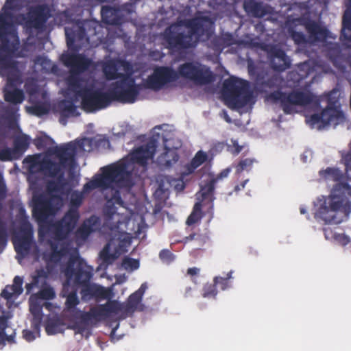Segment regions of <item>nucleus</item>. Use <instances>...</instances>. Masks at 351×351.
<instances>
[{"instance_id": "obj_1", "label": "nucleus", "mask_w": 351, "mask_h": 351, "mask_svg": "<svg viewBox=\"0 0 351 351\" xmlns=\"http://www.w3.org/2000/svg\"><path fill=\"white\" fill-rule=\"evenodd\" d=\"M204 18L195 17L171 24L160 36L169 50L181 51L196 46L204 31Z\"/></svg>"}, {"instance_id": "obj_2", "label": "nucleus", "mask_w": 351, "mask_h": 351, "mask_svg": "<svg viewBox=\"0 0 351 351\" xmlns=\"http://www.w3.org/2000/svg\"><path fill=\"white\" fill-rule=\"evenodd\" d=\"M94 143L93 138H82L67 143L56 146L53 154L58 158L59 163L51 160H43L40 163V170L51 178H58L64 174L61 167L73 168L76 163V155L78 152H90Z\"/></svg>"}, {"instance_id": "obj_3", "label": "nucleus", "mask_w": 351, "mask_h": 351, "mask_svg": "<svg viewBox=\"0 0 351 351\" xmlns=\"http://www.w3.org/2000/svg\"><path fill=\"white\" fill-rule=\"evenodd\" d=\"M128 169V164L125 161H118L104 167L101 169L102 173L86 182L82 192L88 193L98 188L107 189L114 184L118 187L127 186L130 178Z\"/></svg>"}, {"instance_id": "obj_4", "label": "nucleus", "mask_w": 351, "mask_h": 351, "mask_svg": "<svg viewBox=\"0 0 351 351\" xmlns=\"http://www.w3.org/2000/svg\"><path fill=\"white\" fill-rule=\"evenodd\" d=\"M84 193L78 191L71 193L69 210L63 217L49 226V230L56 240L66 239L75 229L80 215L78 208L83 202Z\"/></svg>"}, {"instance_id": "obj_5", "label": "nucleus", "mask_w": 351, "mask_h": 351, "mask_svg": "<svg viewBox=\"0 0 351 351\" xmlns=\"http://www.w3.org/2000/svg\"><path fill=\"white\" fill-rule=\"evenodd\" d=\"M267 99L274 104H280L283 112L289 114L294 112L295 106H307L312 103L319 104L320 99L310 91L293 90L289 93L276 90L267 96Z\"/></svg>"}, {"instance_id": "obj_6", "label": "nucleus", "mask_w": 351, "mask_h": 351, "mask_svg": "<svg viewBox=\"0 0 351 351\" xmlns=\"http://www.w3.org/2000/svg\"><path fill=\"white\" fill-rule=\"evenodd\" d=\"M223 95L230 108H243L252 97L248 82L234 77L225 80L223 83Z\"/></svg>"}, {"instance_id": "obj_7", "label": "nucleus", "mask_w": 351, "mask_h": 351, "mask_svg": "<svg viewBox=\"0 0 351 351\" xmlns=\"http://www.w3.org/2000/svg\"><path fill=\"white\" fill-rule=\"evenodd\" d=\"M340 211L348 216L351 213V202L346 196L332 195L325 199L319 205L315 213V218L324 221L325 223H339L341 221L337 219L335 213Z\"/></svg>"}, {"instance_id": "obj_8", "label": "nucleus", "mask_w": 351, "mask_h": 351, "mask_svg": "<svg viewBox=\"0 0 351 351\" xmlns=\"http://www.w3.org/2000/svg\"><path fill=\"white\" fill-rule=\"evenodd\" d=\"M337 93V91L333 89L325 95L327 106L320 113H315L310 117L309 121L313 126L317 125L321 130L330 124L336 125L343 121L344 115L337 108L339 99L335 96Z\"/></svg>"}, {"instance_id": "obj_9", "label": "nucleus", "mask_w": 351, "mask_h": 351, "mask_svg": "<svg viewBox=\"0 0 351 351\" xmlns=\"http://www.w3.org/2000/svg\"><path fill=\"white\" fill-rule=\"evenodd\" d=\"M178 71L179 78L182 77L196 85H207L215 80V75L210 68L197 61H189L180 64Z\"/></svg>"}, {"instance_id": "obj_10", "label": "nucleus", "mask_w": 351, "mask_h": 351, "mask_svg": "<svg viewBox=\"0 0 351 351\" xmlns=\"http://www.w3.org/2000/svg\"><path fill=\"white\" fill-rule=\"evenodd\" d=\"M141 85L135 82V79L129 75H122V77L112 84L109 92L112 101L123 104H133L136 101Z\"/></svg>"}, {"instance_id": "obj_11", "label": "nucleus", "mask_w": 351, "mask_h": 351, "mask_svg": "<svg viewBox=\"0 0 351 351\" xmlns=\"http://www.w3.org/2000/svg\"><path fill=\"white\" fill-rule=\"evenodd\" d=\"M56 199L61 200L60 197L52 195L48 197L43 195H40L34 198V205L32 208V216L38 223V234L39 237H43L46 232L44 226L50 216L56 215L59 209V206L53 204V200Z\"/></svg>"}, {"instance_id": "obj_12", "label": "nucleus", "mask_w": 351, "mask_h": 351, "mask_svg": "<svg viewBox=\"0 0 351 351\" xmlns=\"http://www.w3.org/2000/svg\"><path fill=\"white\" fill-rule=\"evenodd\" d=\"M64 272L68 280L73 279L75 284L83 286L90 280L93 267L86 264L76 250L70 255Z\"/></svg>"}, {"instance_id": "obj_13", "label": "nucleus", "mask_w": 351, "mask_h": 351, "mask_svg": "<svg viewBox=\"0 0 351 351\" xmlns=\"http://www.w3.org/2000/svg\"><path fill=\"white\" fill-rule=\"evenodd\" d=\"M51 16V10L49 5L45 3L39 4L32 7L27 15L19 14L16 19V23L23 25L27 29L43 31Z\"/></svg>"}, {"instance_id": "obj_14", "label": "nucleus", "mask_w": 351, "mask_h": 351, "mask_svg": "<svg viewBox=\"0 0 351 351\" xmlns=\"http://www.w3.org/2000/svg\"><path fill=\"white\" fill-rule=\"evenodd\" d=\"M108 311V308L105 305L92 307L88 312L75 311L73 316L75 317V322L67 328L76 330L77 333H83L87 329L89 322L93 320L95 322L100 321L106 315Z\"/></svg>"}, {"instance_id": "obj_15", "label": "nucleus", "mask_w": 351, "mask_h": 351, "mask_svg": "<svg viewBox=\"0 0 351 351\" xmlns=\"http://www.w3.org/2000/svg\"><path fill=\"white\" fill-rule=\"evenodd\" d=\"M82 106L88 112H93L106 108L112 102L109 90L102 92L99 90L85 88L82 91Z\"/></svg>"}, {"instance_id": "obj_16", "label": "nucleus", "mask_w": 351, "mask_h": 351, "mask_svg": "<svg viewBox=\"0 0 351 351\" xmlns=\"http://www.w3.org/2000/svg\"><path fill=\"white\" fill-rule=\"evenodd\" d=\"M178 71L171 66H161L154 69L152 75L147 78L145 86L154 90H159L169 83L177 81Z\"/></svg>"}, {"instance_id": "obj_17", "label": "nucleus", "mask_w": 351, "mask_h": 351, "mask_svg": "<svg viewBox=\"0 0 351 351\" xmlns=\"http://www.w3.org/2000/svg\"><path fill=\"white\" fill-rule=\"evenodd\" d=\"M88 21H77L71 27H65V36L67 47L69 49L77 51L80 46L75 45V41L82 43L88 40L86 36V27L89 26Z\"/></svg>"}, {"instance_id": "obj_18", "label": "nucleus", "mask_w": 351, "mask_h": 351, "mask_svg": "<svg viewBox=\"0 0 351 351\" xmlns=\"http://www.w3.org/2000/svg\"><path fill=\"white\" fill-rule=\"evenodd\" d=\"M0 76L6 78L7 86L16 87L20 80L18 62L6 56H0Z\"/></svg>"}, {"instance_id": "obj_19", "label": "nucleus", "mask_w": 351, "mask_h": 351, "mask_svg": "<svg viewBox=\"0 0 351 351\" xmlns=\"http://www.w3.org/2000/svg\"><path fill=\"white\" fill-rule=\"evenodd\" d=\"M154 152L155 149L154 147H149L148 145H142L130 154V159L124 158L120 160L125 161L128 162L129 167L128 171L130 173V178H131V170L133 168V165L137 164L142 167H146L149 160L153 158ZM130 181V178H129L128 182V186L129 185Z\"/></svg>"}, {"instance_id": "obj_20", "label": "nucleus", "mask_w": 351, "mask_h": 351, "mask_svg": "<svg viewBox=\"0 0 351 351\" xmlns=\"http://www.w3.org/2000/svg\"><path fill=\"white\" fill-rule=\"evenodd\" d=\"M60 59L64 65L70 69L72 73H82L91 64V60L82 53H63Z\"/></svg>"}, {"instance_id": "obj_21", "label": "nucleus", "mask_w": 351, "mask_h": 351, "mask_svg": "<svg viewBox=\"0 0 351 351\" xmlns=\"http://www.w3.org/2000/svg\"><path fill=\"white\" fill-rule=\"evenodd\" d=\"M12 17V14L7 12L3 14H0V56H3L2 53H8L10 51V44L8 36L16 34L12 23L6 19Z\"/></svg>"}, {"instance_id": "obj_22", "label": "nucleus", "mask_w": 351, "mask_h": 351, "mask_svg": "<svg viewBox=\"0 0 351 351\" xmlns=\"http://www.w3.org/2000/svg\"><path fill=\"white\" fill-rule=\"evenodd\" d=\"M80 294L84 301L91 299L101 300L109 299L111 297V291L100 285L88 282L82 286Z\"/></svg>"}, {"instance_id": "obj_23", "label": "nucleus", "mask_w": 351, "mask_h": 351, "mask_svg": "<svg viewBox=\"0 0 351 351\" xmlns=\"http://www.w3.org/2000/svg\"><path fill=\"white\" fill-rule=\"evenodd\" d=\"M270 66L275 71L282 72L290 67L291 60L285 51L275 46L269 51Z\"/></svg>"}, {"instance_id": "obj_24", "label": "nucleus", "mask_w": 351, "mask_h": 351, "mask_svg": "<svg viewBox=\"0 0 351 351\" xmlns=\"http://www.w3.org/2000/svg\"><path fill=\"white\" fill-rule=\"evenodd\" d=\"M147 289V283L144 282L141 285L138 290L129 296L127 302L124 306V310L125 312L132 313L136 311H143L144 305L141 304V302Z\"/></svg>"}, {"instance_id": "obj_25", "label": "nucleus", "mask_w": 351, "mask_h": 351, "mask_svg": "<svg viewBox=\"0 0 351 351\" xmlns=\"http://www.w3.org/2000/svg\"><path fill=\"white\" fill-rule=\"evenodd\" d=\"M51 234L53 235V238H54L53 234L52 233H51ZM53 239L55 240L54 241H49V245H50V247H51V253L49 254V260H50V261H51L54 263H58L61 261V259L63 257H64L69 253L70 244L69 243L62 242V243H60V247H59V244L56 242V241H59L56 240L55 239ZM62 241L63 240H61L60 241Z\"/></svg>"}, {"instance_id": "obj_26", "label": "nucleus", "mask_w": 351, "mask_h": 351, "mask_svg": "<svg viewBox=\"0 0 351 351\" xmlns=\"http://www.w3.org/2000/svg\"><path fill=\"white\" fill-rule=\"evenodd\" d=\"M29 311L32 315V326L34 329H39L42 324L43 313V304L40 300L34 298L32 295L29 299Z\"/></svg>"}, {"instance_id": "obj_27", "label": "nucleus", "mask_w": 351, "mask_h": 351, "mask_svg": "<svg viewBox=\"0 0 351 351\" xmlns=\"http://www.w3.org/2000/svg\"><path fill=\"white\" fill-rule=\"evenodd\" d=\"M99 226V218L95 215L91 216L80 226L75 234L77 238L86 239Z\"/></svg>"}, {"instance_id": "obj_28", "label": "nucleus", "mask_w": 351, "mask_h": 351, "mask_svg": "<svg viewBox=\"0 0 351 351\" xmlns=\"http://www.w3.org/2000/svg\"><path fill=\"white\" fill-rule=\"evenodd\" d=\"M305 27L310 38L313 41H324L328 36V31L326 28L321 27L317 22L309 21L306 23Z\"/></svg>"}, {"instance_id": "obj_29", "label": "nucleus", "mask_w": 351, "mask_h": 351, "mask_svg": "<svg viewBox=\"0 0 351 351\" xmlns=\"http://www.w3.org/2000/svg\"><path fill=\"white\" fill-rule=\"evenodd\" d=\"M44 326L47 334L49 335L62 333L65 330V323L57 315L48 317L45 322Z\"/></svg>"}, {"instance_id": "obj_30", "label": "nucleus", "mask_w": 351, "mask_h": 351, "mask_svg": "<svg viewBox=\"0 0 351 351\" xmlns=\"http://www.w3.org/2000/svg\"><path fill=\"white\" fill-rule=\"evenodd\" d=\"M23 278L16 276L14 278L13 284L12 285H6L1 293V296L7 300H10L13 297H17L23 293Z\"/></svg>"}, {"instance_id": "obj_31", "label": "nucleus", "mask_w": 351, "mask_h": 351, "mask_svg": "<svg viewBox=\"0 0 351 351\" xmlns=\"http://www.w3.org/2000/svg\"><path fill=\"white\" fill-rule=\"evenodd\" d=\"M176 150L165 147V151L157 158V163L162 169L170 168L179 160Z\"/></svg>"}, {"instance_id": "obj_32", "label": "nucleus", "mask_w": 351, "mask_h": 351, "mask_svg": "<svg viewBox=\"0 0 351 351\" xmlns=\"http://www.w3.org/2000/svg\"><path fill=\"white\" fill-rule=\"evenodd\" d=\"M311 73L308 64L306 62L300 64L297 69L290 71L287 75V80L293 81V86H298L300 82L306 78Z\"/></svg>"}, {"instance_id": "obj_33", "label": "nucleus", "mask_w": 351, "mask_h": 351, "mask_svg": "<svg viewBox=\"0 0 351 351\" xmlns=\"http://www.w3.org/2000/svg\"><path fill=\"white\" fill-rule=\"evenodd\" d=\"M58 108L60 114V122L63 125L66 124L67 118L78 114L75 105L70 100L60 101L58 104Z\"/></svg>"}, {"instance_id": "obj_34", "label": "nucleus", "mask_w": 351, "mask_h": 351, "mask_svg": "<svg viewBox=\"0 0 351 351\" xmlns=\"http://www.w3.org/2000/svg\"><path fill=\"white\" fill-rule=\"evenodd\" d=\"M347 9L342 19V29L341 38L346 41L351 43V0H348Z\"/></svg>"}, {"instance_id": "obj_35", "label": "nucleus", "mask_w": 351, "mask_h": 351, "mask_svg": "<svg viewBox=\"0 0 351 351\" xmlns=\"http://www.w3.org/2000/svg\"><path fill=\"white\" fill-rule=\"evenodd\" d=\"M4 95V99L5 101L17 104H21L24 100V94L22 90L18 89L15 87L7 86L5 84L3 90Z\"/></svg>"}, {"instance_id": "obj_36", "label": "nucleus", "mask_w": 351, "mask_h": 351, "mask_svg": "<svg viewBox=\"0 0 351 351\" xmlns=\"http://www.w3.org/2000/svg\"><path fill=\"white\" fill-rule=\"evenodd\" d=\"M214 180H210L204 185L200 186V191L196 194L197 199L201 202L208 201L211 202L214 199V191L215 189Z\"/></svg>"}, {"instance_id": "obj_37", "label": "nucleus", "mask_w": 351, "mask_h": 351, "mask_svg": "<svg viewBox=\"0 0 351 351\" xmlns=\"http://www.w3.org/2000/svg\"><path fill=\"white\" fill-rule=\"evenodd\" d=\"M80 300L77 297V291H72L66 295V302H65V311L70 313V321L72 324L75 322V317L73 314L75 313V311H80V309L76 308V306L79 304Z\"/></svg>"}, {"instance_id": "obj_38", "label": "nucleus", "mask_w": 351, "mask_h": 351, "mask_svg": "<svg viewBox=\"0 0 351 351\" xmlns=\"http://www.w3.org/2000/svg\"><path fill=\"white\" fill-rule=\"evenodd\" d=\"M14 249L18 254H27L29 253L32 245V236L24 234L14 239Z\"/></svg>"}, {"instance_id": "obj_39", "label": "nucleus", "mask_w": 351, "mask_h": 351, "mask_svg": "<svg viewBox=\"0 0 351 351\" xmlns=\"http://www.w3.org/2000/svg\"><path fill=\"white\" fill-rule=\"evenodd\" d=\"M207 159L208 155L206 153L202 150L198 151L192 158L191 162L185 166V174L189 175L193 173L195 170L204 163Z\"/></svg>"}, {"instance_id": "obj_40", "label": "nucleus", "mask_w": 351, "mask_h": 351, "mask_svg": "<svg viewBox=\"0 0 351 351\" xmlns=\"http://www.w3.org/2000/svg\"><path fill=\"white\" fill-rule=\"evenodd\" d=\"M103 72L105 77L108 80H114L121 78L123 73L118 72V67L114 60H110L106 62L103 66Z\"/></svg>"}, {"instance_id": "obj_41", "label": "nucleus", "mask_w": 351, "mask_h": 351, "mask_svg": "<svg viewBox=\"0 0 351 351\" xmlns=\"http://www.w3.org/2000/svg\"><path fill=\"white\" fill-rule=\"evenodd\" d=\"M30 138L27 134H23L16 137L14 141V150L19 158L28 149Z\"/></svg>"}, {"instance_id": "obj_42", "label": "nucleus", "mask_w": 351, "mask_h": 351, "mask_svg": "<svg viewBox=\"0 0 351 351\" xmlns=\"http://www.w3.org/2000/svg\"><path fill=\"white\" fill-rule=\"evenodd\" d=\"M245 8L255 17L261 18L268 13L266 8L261 3L256 1H250L245 4Z\"/></svg>"}, {"instance_id": "obj_43", "label": "nucleus", "mask_w": 351, "mask_h": 351, "mask_svg": "<svg viewBox=\"0 0 351 351\" xmlns=\"http://www.w3.org/2000/svg\"><path fill=\"white\" fill-rule=\"evenodd\" d=\"M46 278L47 273L43 269H36L35 274L32 276V281L25 285L26 293L29 294L34 288L38 287L40 285V280L42 278L45 282Z\"/></svg>"}, {"instance_id": "obj_44", "label": "nucleus", "mask_w": 351, "mask_h": 351, "mask_svg": "<svg viewBox=\"0 0 351 351\" xmlns=\"http://www.w3.org/2000/svg\"><path fill=\"white\" fill-rule=\"evenodd\" d=\"M68 182L64 179V174L59 175L57 181H50L47 183V189L49 192H60L62 191Z\"/></svg>"}, {"instance_id": "obj_45", "label": "nucleus", "mask_w": 351, "mask_h": 351, "mask_svg": "<svg viewBox=\"0 0 351 351\" xmlns=\"http://www.w3.org/2000/svg\"><path fill=\"white\" fill-rule=\"evenodd\" d=\"M99 258L101 260V265L108 267L113 263L116 260L117 256L110 252V245L106 244L102 250L99 252Z\"/></svg>"}, {"instance_id": "obj_46", "label": "nucleus", "mask_w": 351, "mask_h": 351, "mask_svg": "<svg viewBox=\"0 0 351 351\" xmlns=\"http://www.w3.org/2000/svg\"><path fill=\"white\" fill-rule=\"evenodd\" d=\"M213 43L218 47L223 49L232 45L234 43V39L231 34L226 33L221 36L215 38Z\"/></svg>"}, {"instance_id": "obj_47", "label": "nucleus", "mask_w": 351, "mask_h": 351, "mask_svg": "<svg viewBox=\"0 0 351 351\" xmlns=\"http://www.w3.org/2000/svg\"><path fill=\"white\" fill-rule=\"evenodd\" d=\"M209 239L208 236L206 233H201L199 230L198 232L191 233L185 237V241H194L198 246H203Z\"/></svg>"}, {"instance_id": "obj_48", "label": "nucleus", "mask_w": 351, "mask_h": 351, "mask_svg": "<svg viewBox=\"0 0 351 351\" xmlns=\"http://www.w3.org/2000/svg\"><path fill=\"white\" fill-rule=\"evenodd\" d=\"M34 298L38 300H53L56 297V293L54 289L51 287H46L42 288L38 293L32 295Z\"/></svg>"}, {"instance_id": "obj_49", "label": "nucleus", "mask_w": 351, "mask_h": 351, "mask_svg": "<svg viewBox=\"0 0 351 351\" xmlns=\"http://www.w3.org/2000/svg\"><path fill=\"white\" fill-rule=\"evenodd\" d=\"M320 174L328 179H331L335 182H339L342 180L343 176L340 170L336 168L328 167L323 171L320 172Z\"/></svg>"}, {"instance_id": "obj_50", "label": "nucleus", "mask_w": 351, "mask_h": 351, "mask_svg": "<svg viewBox=\"0 0 351 351\" xmlns=\"http://www.w3.org/2000/svg\"><path fill=\"white\" fill-rule=\"evenodd\" d=\"M7 326V318L4 316H0V341H7L9 343H12L14 342L15 332H14L13 334L7 335L5 332Z\"/></svg>"}, {"instance_id": "obj_51", "label": "nucleus", "mask_w": 351, "mask_h": 351, "mask_svg": "<svg viewBox=\"0 0 351 351\" xmlns=\"http://www.w3.org/2000/svg\"><path fill=\"white\" fill-rule=\"evenodd\" d=\"M288 33L296 45H305L308 43V40L302 32H297L293 27H290L288 29Z\"/></svg>"}, {"instance_id": "obj_52", "label": "nucleus", "mask_w": 351, "mask_h": 351, "mask_svg": "<svg viewBox=\"0 0 351 351\" xmlns=\"http://www.w3.org/2000/svg\"><path fill=\"white\" fill-rule=\"evenodd\" d=\"M114 10L109 6L102 7L101 14L103 21L109 25H115L117 23V19L110 18L111 15L113 14Z\"/></svg>"}, {"instance_id": "obj_53", "label": "nucleus", "mask_w": 351, "mask_h": 351, "mask_svg": "<svg viewBox=\"0 0 351 351\" xmlns=\"http://www.w3.org/2000/svg\"><path fill=\"white\" fill-rule=\"evenodd\" d=\"M232 271L227 274L226 277L216 276L214 278L213 282L216 287L218 286L221 290H226L230 287L229 280L232 278Z\"/></svg>"}, {"instance_id": "obj_54", "label": "nucleus", "mask_w": 351, "mask_h": 351, "mask_svg": "<svg viewBox=\"0 0 351 351\" xmlns=\"http://www.w3.org/2000/svg\"><path fill=\"white\" fill-rule=\"evenodd\" d=\"M19 157L15 153L14 149L5 147L0 149V160L1 161H12L19 159Z\"/></svg>"}, {"instance_id": "obj_55", "label": "nucleus", "mask_w": 351, "mask_h": 351, "mask_svg": "<svg viewBox=\"0 0 351 351\" xmlns=\"http://www.w3.org/2000/svg\"><path fill=\"white\" fill-rule=\"evenodd\" d=\"M255 160L251 158H245L241 160L236 166V173H241L243 171H250L252 169Z\"/></svg>"}, {"instance_id": "obj_56", "label": "nucleus", "mask_w": 351, "mask_h": 351, "mask_svg": "<svg viewBox=\"0 0 351 351\" xmlns=\"http://www.w3.org/2000/svg\"><path fill=\"white\" fill-rule=\"evenodd\" d=\"M121 265L126 270L130 269L133 271L137 269L140 264L138 260L130 257H125L122 261Z\"/></svg>"}, {"instance_id": "obj_57", "label": "nucleus", "mask_w": 351, "mask_h": 351, "mask_svg": "<svg viewBox=\"0 0 351 351\" xmlns=\"http://www.w3.org/2000/svg\"><path fill=\"white\" fill-rule=\"evenodd\" d=\"M30 112L37 116L41 117L49 112V108L45 104H37L29 108Z\"/></svg>"}, {"instance_id": "obj_58", "label": "nucleus", "mask_w": 351, "mask_h": 351, "mask_svg": "<svg viewBox=\"0 0 351 351\" xmlns=\"http://www.w3.org/2000/svg\"><path fill=\"white\" fill-rule=\"evenodd\" d=\"M217 291L215 282L213 284H206L204 286L202 295L204 298H215L217 295Z\"/></svg>"}, {"instance_id": "obj_59", "label": "nucleus", "mask_w": 351, "mask_h": 351, "mask_svg": "<svg viewBox=\"0 0 351 351\" xmlns=\"http://www.w3.org/2000/svg\"><path fill=\"white\" fill-rule=\"evenodd\" d=\"M159 257L163 262L169 263L174 260L175 256L169 250H162L159 254Z\"/></svg>"}, {"instance_id": "obj_60", "label": "nucleus", "mask_w": 351, "mask_h": 351, "mask_svg": "<svg viewBox=\"0 0 351 351\" xmlns=\"http://www.w3.org/2000/svg\"><path fill=\"white\" fill-rule=\"evenodd\" d=\"M5 7L12 11L19 10L21 8L20 0H6Z\"/></svg>"}, {"instance_id": "obj_61", "label": "nucleus", "mask_w": 351, "mask_h": 351, "mask_svg": "<svg viewBox=\"0 0 351 351\" xmlns=\"http://www.w3.org/2000/svg\"><path fill=\"white\" fill-rule=\"evenodd\" d=\"M334 239L342 245H346L350 242L349 237L345 234H335Z\"/></svg>"}, {"instance_id": "obj_62", "label": "nucleus", "mask_w": 351, "mask_h": 351, "mask_svg": "<svg viewBox=\"0 0 351 351\" xmlns=\"http://www.w3.org/2000/svg\"><path fill=\"white\" fill-rule=\"evenodd\" d=\"M230 172V168H226L223 169L219 174H217L215 177L211 178V180H214V183H217L219 180L227 178Z\"/></svg>"}, {"instance_id": "obj_63", "label": "nucleus", "mask_w": 351, "mask_h": 351, "mask_svg": "<svg viewBox=\"0 0 351 351\" xmlns=\"http://www.w3.org/2000/svg\"><path fill=\"white\" fill-rule=\"evenodd\" d=\"M199 219H200V217H198L197 215L195 212H193L188 217V218L186 219V224L188 226H191V225L195 223L196 222H197Z\"/></svg>"}, {"instance_id": "obj_64", "label": "nucleus", "mask_w": 351, "mask_h": 351, "mask_svg": "<svg viewBox=\"0 0 351 351\" xmlns=\"http://www.w3.org/2000/svg\"><path fill=\"white\" fill-rule=\"evenodd\" d=\"M23 337L27 341H32L35 339L34 332L29 330H23Z\"/></svg>"}]
</instances>
